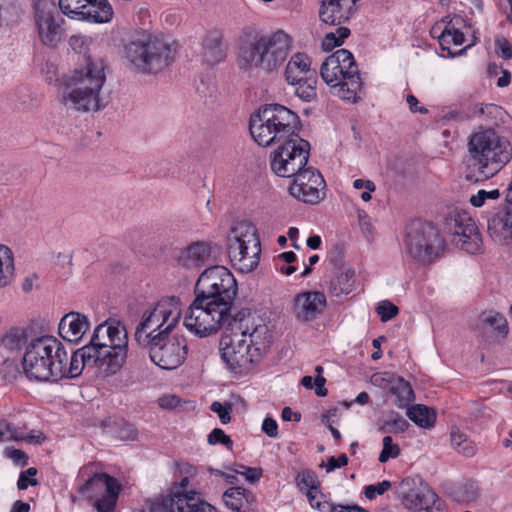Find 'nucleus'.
Here are the masks:
<instances>
[{
    "label": "nucleus",
    "instance_id": "24",
    "mask_svg": "<svg viewBox=\"0 0 512 512\" xmlns=\"http://www.w3.org/2000/svg\"><path fill=\"white\" fill-rule=\"evenodd\" d=\"M238 329L240 337L246 339V344L252 348L253 352H259V358L262 352L269 347L271 342V334L268 326L260 319L250 318L240 319Z\"/></svg>",
    "mask_w": 512,
    "mask_h": 512
},
{
    "label": "nucleus",
    "instance_id": "32",
    "mask_svg": "<svg viewBox=\"0 0 512 512\" xmlns=\"http://www.w3.org/2000/svg\"><path fill=\"white\" fill-rule=\"evenodd\" d=\"M316 75V71L311 69V60L305 53H296L288 61L285 69V79L290 85H295L305 79Z\"/></svg>",
    "mask_w": 512,
    "mask_h": 512
},
{
    "label": "nucleus",
    "instance_id": "39",
    "mask_svg": "<svg viewBox=\"0 0 512 512\" xmlns=\"http://www.w3.org/2000/svg\"><path fill=\"white\" fill-rule=\"evenodd\" d=\"M14 276L13 253L7 246L0 245V288L8 286Z\"/></svg>",
    "mask_w": 512,
    "mask_h": 512
},
{
    "label": "nucleus",
    "instance_id": "40",
    "mask_svg": "<svg viewBox=\"0 0 512 512\" xmlns=\"http://www.w3.org/2000/svg\"><path fill=\"white\" fill-rule=\"evenodd\" d=\"M408 418L422 428H431L435 424L436 415L425 405H415L407 410Z\"/></svg>",
    "mask_w": 512,
    "mask_h": 512
},
{
    "label": "nucleus",
    "instance_id": "51",
    "mask_svg": "<svg viewBox=\"0 0 512 512\" xmlns=\"http://www.w3.org/2000/svg\"><path fill=\"white\" fill-rule=\"evenodd\" d=\"M36 474L37 469L34 467H30L27 470L22 471L17 481V488L19 490H25L28 486H37L38 480L35 478Z\"/></svg>",
    "mask_w": 512,
    "mask_h": 512
},
{
    "label": "nucleus",
    "instance_id": "48",
    "mask_svg": "<svg viewBox=\"0 0 512 512\" xmlns=\"http://www.w3.org/2000/svg\"><path fill=\"white\" fill-rule=\"evenodd\" d=\"M382 444L383 448L379 455V462L385 463L389 459H394L399 456V445L393 443V439L391 436H385L382 440Z\"/></svg>",
    "mask_w": 512,
    "mask_h": 512
},
{
    "label": "nucleus",
    "instance_id": "41",
    "mask_svg": "<svg viewBox=\"0 0 512 512\" xmlns=\"http://www.w3.org/2000/svg\"><path fill=\"white\" fill-rule=\"evenodd\" d=\"M452 447L465 457H473L477 452V446L468 439L467 435L460 430H452L450 433Z\"/></svg>",
    "mask_w": 512,
    "mask_h": 512
},
{
    "label": "nucleus",
    "instance_id": "18",
    "mask_svg": "<svg viewBox=\"0 0 512 512\" xmlns=\"http://www.w3.org/2000/svg\"><path fill=\"white\" fill-rule=\"evenodd\" d=\"M59 8L72 19L91 23H106L113 17L107 0H59Z\"/></svg>",
    "mask_w": 512,
    "mask_h": 512
},
{
    "label": "nucleus",
    "instance_id": "2",
    "mask_svg": "<svg viewBox=\"0 0 512 512\" xmlns=\"http://www.w3.org/2000/svg\"><path fill=\"white\" fill-rule=\"evenodd\" d=\"M106 81L105 65L101 59L87 57L81 67L64 77L61 102L78 112L99 111L100 91Z\"/></svg>",
    "mask_w": 512,
    "mask_h": 512
},
{
    "label": "nucleus",
    "instance_id": "57",
    "mask_svg": "<svg viewBox=\"0 0 512 512\" xmlns=\"http://www.w3.org/2000/svg\"><path fill=\"white\" fill-rule=\"evenodd\" d=\"M441 20L444 24L445 33H448L447 39L450 37L451 33H455L456 31L460 30L461 26L464 23V19L461 16L457 15H448L442 18Z\"/></svg>",
    "mask_w": 512,
    "mask_h": 512
},
{
    "label": "nucleus",
    "instance_id": "28",
    "mask_svg": "<svg viewBox=\"0 0 512 512\" xmlns=\"http://www.w3.org/2000/svg\"><path fill=\"white\" fill-rule=\"evenodd\" d=\"M212 249L209 243L193 242L180 251L177 261L181 266L188 269L200 268L210 261Z\"/></svg>",
    "mask_w": 512,
    "mask_h": 512
},
{
    "label": "nucleus",
    "instance_id": "42",
    "mask_svg": "<svg viewBox=\"0 0 512 512\" xmlns=\"http://www.w3.org/2000/svg\"><path fill=\"white\" fill-rule=\"evenodd\" d=\"M295 94L306 102H311L317 97V76L305 77L299 83H295Z\"/></svg>",
    "mask_w": 512,
    "mask_h": 512
},
{
    "label": "nucleus",
    "instance_id": "63",
    "mask_svg": "<svg viewBox=\"0 0 512 512\" xmlns=\"http://www.w3.org/2000/svg\"><path fill=\"white\" fill-rule=\"evenodd\" d=\"M158 403L163 409H176L181 406V399L175 395H164L159 398Z\"/></svg>",
    "mask_w": 512,
    "mask_h": 512
},
{
    "label": "nucleus",
    "instance_id": "50",
    "mask_svg": "<svg viewBox=\"0 0 512 512\" xmlns=\"http://www.w3.org/2000/svg\"><path fill=\"white\" fill-rule=\"evenodd\" d=\"M207 441L210 445L222 444L229 451L233 449L232 439L220 428H214L208 435Z\"/></svg>",
    "mask_w": 512,
    "mask_h": 512
},
{
    "label": "nucleus",
    "instance_id": "5",
    "mask_svg": "<svg viewBox=\"0 0 512 512\" xmlns=\"http://www.w3.org/2000/svg\"><path fill=\"white\" fill-rule=\"evenodd\" d=\"M128 333L124 323L108 318L97 325L85 345L100 362V374H116L124 365L128 354Z\"/></svg>",
    "mask_w": 512,
    "mask_h": 512
},
{
    "label": "nucleus",
    "instance_id": "43",
    "mask_svg": "<svg viewBox=\"0 0 512 512\" xmlns=\"http://www.w3.org/2000/svg\"><path fill=\"white\" fill-rule=\"evenodd\" d=\"M175 498L159 496L153 500H147L140 512H176Z\"/></svg>",
    "mask_w": 512,
    "mask_h": 512
},
{
    "label": "nucleus",
    "instance_id": "56",
    "mask_svg": "<svg viewBox=\"0 0 512 512\" xmlns=\"http://www.w3.org/2000/svg\"><path fill=\"white\" fill-rule=\"evenodd\" d=\"M430 34H431L432 37L438 39L439 44H440L442 50L450 51V47L445 46L446 43H447V35H448V33H445V28H444V24H443L442 20L436 22L432 26V28L430 30ZM449 53L452 54L451 52H449Z\"/></svg>",
    "mask_w": 512,
    "mask_h": 512
},
{
    "label": "nucleus",
    "instance_id": "9",
    "mask_svg": "<svg viewBox=\"0 0 512 512\" xmlns=\"http://www.w3.org/2000/svg\"><path fill=\"white\" fill-rule=\"evenodd\" d=\"M226 240L228 257L235 269L249 273L258 267L261 242L253 223L247 220L236 221L231 226Z\"/></svg>",
    "mask_w": 512,
    "mask_h": 512
},
{
    "label": "nucleus",
    "instance_id": "20",
    "mask_svg": "<svg viewBox=\"0 0 512 512\" xmlns=\"http://www.w3.org/2000/svg\"><path fill=\"white\" fill-rule=\"evenodd\" d=\"M334 53H344L345 56L339 55L340 62L339 70H342V74L345 76V82L341 84V87L336 91V95L341 99L355 102L358 98V92L361 91L362 82L359 74L358 65L353 57V54L347 49H339Z\"/></svg>",
    "mask_w": 512,
    "mask_h": 512
},
{
    "label": "nucleus",
    "instance_id": "21",
    "mask_svg": "<svg viewBox=\"0 0 512 512\" xmlns=\"http://www.w3.org/2000/svg\"><path fill=\"white\" fill-rule=\"evenodd\" d=\"M55 9H46L44 6L35 7V22L41 42L55 47L62 39L63 29Z\"/></svg>",
    "mask_w": 512,
    "mask_h": 512
},
{
    "label": "nucleus",
    "instance_id": "54",
    "mask_svg": "<svg viewBox=\"0 0 512 512\" xmlns=\"http://www.w3.org/2000/svg\"><path fill=\"white\" fill-rule=\"evenodd\" d=\"M116 433L117 437L124 441L136 440L138 436L136 427L133 424L127 422L119 424Z\"/></svg>",
    "mask_w": 512,
    "mask_h": 512
},
{
    "label": "nucleus",
    "instance_id": "59",
    "mask_svg": "<svg viewBox=\"0 0 512 512\" xmlns=\"http://www.w3.org/2000/svg\"><path fill=\"white\" fill-rule=\"evenodd\" d=\"M241 470H235L236 473L241 474L245 477V479L250 483H256L262 477V469L256 467H248L244 465H239Z\"/></svg>",
    "mask_w": 512,
    "mask_h": 512
},
{
    "label": "nucleus",
    "instance_id": "38",
    "mask_svg": "<svg viewBox=\"0 0 512 512\" xmlns=\"http://www.w3.org/2000/svg\"><path fill=\"white\" fill-rule=\"evenodd\" d=\"M479 324L484 329H489L497 336L504 337L508 333V323L506 318L498 312H483L479 316Z\"/></svg>",
    "mask_w": 512,
    "mask_h": 512
},
{
    "label": "nucleus",
    "instance_id": "1",
    "mask_svg": "<svg viewBox=\"0 0 512 512\" xmlns=\"http://www.w3.org/2000/svg\"><path fill=\"white\" fill-rule=\"evenodd\" d=\"M237 290L236 279L226 267L214 265L205 269L196 281L195 298L184 317L185 327L199 337L217 332L231 319Z\"/></svg>",
    "mask_w": 512,
    "mask_h": 512
},
{
    "label": "nucleus",
    "instance_id": "37",
    "mask_svg": "<svg viewBox=\"0 0 512 512\" xmlns=\"http://www.w3.org/2000/svg\"><path fill=\"white\" fill-rule=\"evenodd\" d=\"M176 512H217L215 507L202 500L198 493L191 492L190 496L176 499Z\"/></svg>",
    "mask_w": 512,
    "mask_h": 512
},
{
    "label": "nucleus",
    "instance_id": "4",
    "mask_svg": "<svg viewBox=\"0 0 512 512\" xmlns=\"http://www.w3.org/2000/svg\"><path fill=\"white\" fill-rule=\"evenodd\" d=\"M291 47V38L283 31L270 35H255L243 40L237 55L238 67L243 71H261L270 74L285 62Z\"/></svg>",
    "mask_w": 512,
    "mask_h": 512
},
{
    "label": "nucleus",
    "instance_id": "7",
    "mask_svg": "<svg viewBox=\"0 0 512 512\" xmlns=\"http://www.w3.org/2000/svg\"><path fill=\"white\" fill-rule=\"evenodd\" d=\"M299 116L280 104H266L251 115L249 131L260 146L283 143L298 135Z\"/></svg>",
    "mask_w": 512,
    "mask_h": 512
},
{
    "label": "nucleus",
    "instance_id": "22",
    "mask_svg": "<svg viewBox=\"0 0 512 512\" xmlns=\"http://www.w3.org/2000/svg\"><path fill=\"white\" fill-rule=\"evenodd\" d=\"M489 235L500 243L512 241V197L505 195V204L500 206L487 220Z\"/></svg>",
    "mask_w": 512,
    "mask_h": 512
},
{
    "label": "nucleus",
    "instance_id": "26",
    "mask_svg": "<svg viewBox=\"0 0 512 512\" xmlns=\"http://www.w3.org/2000/svg\"><path fill=\"white\" fill-rule=\"evenodd\" d=\"M372 381L375 384L379 381L384 383L390 394L396 397L395 405L399 408L408 407L415 399L414 391L410 383L393 373L385 372L383 374H375L372 376Z\"/></svg>",
    "mask_w": 512,
    "mask_h": 512
},
{
    "label": "nucleus",
    "instance_id": "19",
    "mask_svg": "<svg viewBox=\"0 0 512 512\" xmlns=\"http://www.w3.org/2000/svg\"><path fill=\"white\" fill-rule=\"evenodd\" d=\"M326 183L319 171L306 167L300 171L289 186L291 196L308 204H317L325 198Z\"/></svg>",
    "mask_w": 512,
    "mask_h": 512
},
{
    "label": "nucleus",
    "instance_id": "64",
    "mask_svg": "<svg viewBox=\"0 0 512 512\" xmlns=\"http://www.w3.org/2000/svg\"><path fill=\"white\" fill-rule=\"evenodd\" d=\"M479 112L482 114V116H485L486 118L496 119L502 116L503 110L500 106L496 104H486L481 106Z\"/></svg>",
    "mask_w": 512,
    "mask_h": 512
},
{
    "label": "nucleus",
    "instance_id": "34",
    "mask_svg": "<svg viewBox=\"0 0 512 512\" xmlns=\"http://www.w3.org/2000/svg\"><path fill=\"white\" fill-rule=\"evenodd\" d=\"M222 39V33L218 30H212L205 36L202 57L207 64L215 65L225 58L226 50L222 44Z\"/></svg>",
    "mask_w": 512,
    "mask_h": 512
},
{
    "label": "nucleus",
    "instance_id": "49",
    "mask_svg": "<svg viewBox=\"0 0 512 512\" xmlns=\"http://www.w3.org/2000/svg\"><path fill=\"white\" fill-rule=\"evenodd\" d=\"M375 310L382 322H388L399 313L398 307L389 300L380 301Z\"/></svg>",
    "mask_w": 512,
    "mask_h": 512
},
{
    "label": "nucleus",
    "instance_id": "23",
    "mask_svg": "<svg viewBox=\"0 0 512 512\" xmlns=\"http://www.w3.org/2000/svg\"><path fill=\"white\" fill-rule=\"evenodd\" d=\"M327 305L326 296L319 291H306L295 296L293 313L297 320L310 322L320 316Z\"/></svg>",
    "mask_w": 512,
    "mask_h": 512
},
{
    "label": "nucleus",
    "instance_id": "52",
    "mask_svg": "<svg viewBox=\"0 0 512 512\" xmlns=\"http://www.w3.org/2000/svg\"><path fill=\"white\" fill-rule=\"evenodd\" d=\"M500 197V192L498 189H493L491 191L479 190L475 195L470 197V203L474 207H481L484 205L486 200H496Z\"/></svg>",
    "mask_w": 512,
    "mask_h": 512
},
{
    "label": "nucleus",
    "instance_id": "55",
    "mask_svg": "<svg viewBox=\"0 0 512 512\" xmlns=\"http://www.w3.org/2000/svg\"><path fill=\"white\" fill-rule=\"evenodd\" d=\"M391 487V482L384 480L377 484L368 485L365 487L364 494L367 499H374L377 495L384 494Z\"/></svg>",
    "mask_w": 512,
    "mask_h": 512
},
{
    "label": "nucleus",
    "instance_id": "16",
    "mask_svg": "<svg viewBox=\"0 0 512 512\" xmlns=\"http://www.w3.org/2000/svg\"><path fill=\"white\" fill-rule=\"evenodd\" d=\"M445 229L453 236V242L467 253L475 254L481 250L480 233L466 211L452 209L445 217Z\"/></svg>",
    "mask_w": 512,
    "mask_h": 512
},
{
    "label": "nucleus",
    "instance_id": "6",
    "mask_svg": "<svg viewBox=\"0 0 512 512\" xmlns=\"http://www.w3.org/2000/svg\"><path fill=\"white\" fill-rule=\"evenodd\" d=\"M64 345L55 337L41 336L27 343L22 357L23 373L37 382H58L63 379Z\"/></svg>",
    "mask_w": 512,
    "mask_h": 512
},
{
    "label": "nucleus",
    "instance_id": "17",
    "mask_svg": "<svg viewBox=\"0 0 512 512\" xmlns=\"http://www.w3.org/2000/svg\"><path fill=\"white\" fill-rule=\"evenodd\" d=\"M220 354L227 367L234 373H246L260 360L259 352L254 353L237 333L220 340Z\"/></svg>",
    "mask_w": 512,
    "mask_h": 512
},
{
    "label": "nucleus",
    "instance_id": "30",
    "mask_svg": "<svg viewBox=\"0 0 512 512\" xmlns=\"http://www.w3.org/2000/svg\"><path fill=\"white\" fill-rule=\"evenodd\" d=\"M89 322L85 315L78 312H69L62 317L59 323L60 336L69 342H77L88 329Z\"/></svg>",
    "mask_w": 512,
    "mask_h": 512
},
{
    "label": "nucleus",
    "instance_id": "58",
    "mask_svg": "<svg viewBox=\"0 0 512 512\" xmlns=\"http://www.w3.org/2000/svg\"><path fill=\"white\" fill-rule=\"evenodd\" d=\"M189 484V478L187 476L183 477L180 482L174 483L167 494L168 497L175 499H182V496H190L191 492H186L184 489Z\"/></svg>",
    "mask_w": 512,
    "mask_h": 512
},
{
    "label": "nucleus",
    "instance_id": "29",
    "mask_svg": "<svg viewBox=\"0 0 512 512\" xmlns=\"http://www.w3.org/2000/svg\"><path fill=\"white\" fill-rule=\"evenodd\" d=\"M227 508L235 512H258L257 501L253 492L242 487H231L223 494Z\"/></svg>",
    "mask_w": 512,
    "mask_h": 512
},
{
    "label": "nucleus",
    "instance_id": "53",
    "mask_svg": "<svg viewBox=\"0 0 512 512\" xmlns=\"http://www.w3.org/2000/svg\"><path fill=\"white\" fill-rule=\"evenodd\" d=\"M211 411L219 416L222 424H227L231 420L230 413L232 411V405L228 402L222 404L221 402L214 401L210 406Z\"/></svg>",
    "mask_w": 512,
    "mask_h": 512
},
{
    "label": "nucleus",
    "instance_id": "33",
    "mask_svg": "<svg viewBox=\"0 0 512 512\" xmlns=\"http://www.w3.org/2000/svg\"><path fill=\"white\" fill-rule=\"evenodd\" d=\"M26 342L27 337L24 330L20 328L10 329L0 339V359L18 358Z\"/></svg>",
    "mask_w": 512,
    "mask_h": 512
},
{
    "label": "nucleus",
    "instance_id": "8",
    "mask_svg": "<svg viewBox=\"0 0 512 512\" xmlns=\"http://www.w3.org/2000/svg\"><path fill=\"white\" fill-rule=\"evenodd\" d=\"M176 48L162 37L143 35L124 47L128 68L141 75H156L168 68L175 59Z\"/></svg>",
    "mask_w": 512,
    "mask_h": 512
},
{
    "label": "nucleus",
    "instance_id": "13",
    "mask_svg": "<svg viewBox=\"0 0 512 512\" xmlns=\"http://www.w3.org/2000/svg\"><path fill=\"white\" fill-rule=\"evenodd\" d=\"M398 498L410 512H449L445 500L421 477L403 479L397 487Z\"/></svg>",
    "mask_w": 512,
    "mask_h": 512
},
{
    "label": "nucleus",
    "instance_id": "3",
    "mask_svg": "<svg viewBox=\"0 0 512 512\" xmlns=\"http://www.w3.org/2000/svg\"><path fill=\"white\" fill-rule=\"evenodd\" d=\"M512 159V145L492 128H480L470 134L465 164L467 175L494 176Z\"/></svg>",
    "mask_w": 512,
    "mask_h": 512
},
{
    "label": "nucleus",
    "instance_id": "47",
    "mask_svg": "<svg viewBox=\"0 0 512 512\" xmlns=\"http://www.w3.org/2000/svg\"><path fill=\"white\" fill-rule=\"evenodd\" d=\"M18 358L0 359V372L5 381L12 382L20 375Z\"/></svg>",
    "mask_w": 512,
    "mask_h": 512
},
{
    "label": "nucleus",
    "instance_id": "36",
    "mask_svg": "<svg viewBox=\"0 0 512 512\" xmlns=\"http://www.w3.org/2000/svg\"><path fill=\"white\" fill-rule=\"evenodd\" d=\"M355 284V271L347 268L337 273L329 284V292L335 297H342L352 292Z\"/></svg>",
    "mask_w": 512,
    "mask_h": 512
},
{
    "label": "nucleus",
    "instance_id": "44",
    "mask_svg": "<svg viewBox=\"0 0 512 512\" xmlns=\"http://www.w3.org/2000/svg\"><path fill=\"white\" fill-rule=\"evenodd\" d=\"M409 427L408 421L399 413L391 412L379 427L381 432L402 433Z\"/></svg>",
    "mask_w": 512,
    "mask_h": 512
},
{
    "label": "nucleus",
    "instance_id": "31",
    "mask_svg": "<svg viewBox=\"0 0 512 512\" xmlns=\"http://www.w3.org/2000/svg\"><path fill=\"white\" fill-rule=\"evenodd\" d=\"M45 440V436L40 431L32 430L27 432L24 426L6 420H0V443L8 441H26L40 444Z\"/></svg>",
    "mask_w": 512,
    "mask_h": 512
},
{
    "label": "nucleus",
    "instance_id": "12",
    "mask_svg": "<svg viewBox=\"0 0 512 512\" xmlns=\"http://www.w3.org/2000/svg\"><path fill=\"white\" fill-rule=\"evenodd\" d=\"M404 249L412 259L426 265L441 255L445 240L432 223L413 220L406 229Z\"/></svg>",
    "mask_w": 512,
    "mask_h": 512
},
{
    "label": "nucleus",
    "instance_id": "15",
    "mask_svg": "<svg viewBox=\"0 0 512 512\" xmlns=\"http://www.w3.org/2000/svg\"><path fill=\"white\" fill-rule=\"evenodd\" d=\"M139 346L147 349L151 361L162 369H176L187 356V342L182 336L156 333L150 343Z\"/></svg>",
    "mask_w": 512,
    "mask_h": 512
},
{
    "label": "nucleus",
    "instance_id": "11",
    "mask_svg": "<svg viewBox=\"0 0 512 512\" xmlns=\"http://www.w3.org/2000/svg\"><path fill=\"white\" fill-rule=\"evenodd\" d=\"M78 477L84 479L77 489L78 493L93 502L97 512L114 511L121 491L116 478L104 472H96L93 463L83 466Z\"/></svg>",
    "mask_w": 512,
    "mask_h": 512
},
{
    "label": "nucleus",
    "instance_id": "61",
    "mask_svg": "<svg viewBox=\"0 0 512 512\" xmlns=\"http://www.w3.org/2000/svg\"><path fill=\"white\" fill-rule=\"evenodd\" d=\"M4 454L6 457L11 459L16 465L24 467L28 464V456L24 451L20 449L6 448Z\"/></svg>",
    "mask_w": 512,
    "mask_h": 512
},
{
    "label": "nucleus",
    "instance_id": "62",
    "mask_svg": "<svg viewBox=\"0 0 512 512\" xmlns=\"http://www.w3.org/2000/svg\"><path fill=\"white\" fill-rule=\"evenodd\" d=\"M324 369L322 366L318 365L315 367V374H316V378H315V381H314V385L316 386V395L317 396H321V397H324L327 395V389L324 387L325 383H326V379L322 376V373H323Z\"/></svg>",
    "mask_w": 512,
    "mask_h": 512
},
{
    "label": "nucleus",
    "instance_id": "46",
    "mask_svg": "<svg viewBox=\"0 0 512 512\" xmlns=\"http://www.w3.org/2000/svg\"><path fill=\"white\" fill-rule=\"evenodd\" d=\"M297 485L300 490L306 492H319V480L316 474L311 470H304L298 473L296 477Z\"/></svg>",
    "mask_w": 512,
    "mask_h": 512
},
{
    "label": "nucleus",
    "instance_id": "14",
    "mask_svg": "<svg viewBox=\"0 0 512 512\" xmlns=\"http://www.w3.org/2000/svg\"><path fill=\"white\" fill-rule=\"evenodd\" d=\"M310 144L299 135L280 143L270 155V167L279 177H294L306 168Z\"/></svg>",
    "mask_w": 512,
    "mask_h": 512
},
{
    "label": "nucleus",
    "instance_id": "25",
    "mask_svg": "<svg viewBox=\"0 0 512 512\" xmlns=\"http://www.w3.org/2000/svg\"><path fill=\"white\" fill-rule=\"evenodd\" d=\"M358 0H321L320 20L328 25H341L356 11Z\"/></svg>",
    "mask_w": 512,
    "mask_h": 512
},
{
    "label": "nucleus",
    "instance_id": "27",
    "mask_svg": "<svg viewBox=\"0 0 512 512\" xmlns=\"http://www.w3.org/2000/svg\"><path fill=\"white\" fill-rule=\"evenodd\" d=\"M84 368L97 369L100 372V362L86 346L74 351L70 358L66 352V359L62 361L63 379L80 376Z\"/></svg>",
    "mask_w": 512,
    "mask_h": 512
},
{
    "label": "nucleus",
    "instance_id": "60",
    "mask_svg": "<svg viewBox=\"0 0 512 512\" xmlns=\"http://www.w3.org/2000/svg\"><path fill=\"white\" fill-rule=\"evenodd\" d=\"M495 46L498 54L503 59L508 60L512 58V45L504 36L496 37Z\"/></svg>",
    "mask_w": 512,
    "mask_h": 512
},
{
    "label": "nucleus",
    "instance_id": "10",
    "mask_svg": "<svg viewBox=\"0 0 512 512\" xmlns=\"http://www.w3.org/2000/svg\"><path fill=\"white\" fill-rule=\"evenodd\" d=\"M181 316L180 300L170 296L160 299L152 309L146 310L136 326L134 340L147 345L156 333L170 334Z\"/></svg>",
    "mask_w": 512,
    "mask_h": 512
},
{
    "label": "nucleus",
    "instance_id": "35",
    "mask_svg": "<svg viewBox=\"0 0 512 512\" xmlns=\"http://www.w3.org/2000/svg\"><path fill=\"white\" fill-rule=\"evenodd\" d=\"M339 55L344 56V53H333L328 56L320 68V75L323 81L334 90V94L339 90L341 84L345 82V76L342 74V70L338 68L342 61V59L339 60ZM345 57L347 56L345 55Z\"/></svg>",
    "mask_w": 512,
    "mask_h": 512
},
{
    "label": "nucleus",
    "instance_id": "45",
    "mask_svg": "<svg viewBox=\"0 0 512 512\" xmlns=\"http://www.w3.org/2000/svg\"><path fill=\"white\" fill-rule=\"evenodd\" d=\"M350 35V29L340 26L336 32H330L325 35L322 41V47L325 51H330L335 47L341 46L344 40Z\"/></svg>",
    "mask_w": 512,
    "mask_h": 512
}]
</instances>
